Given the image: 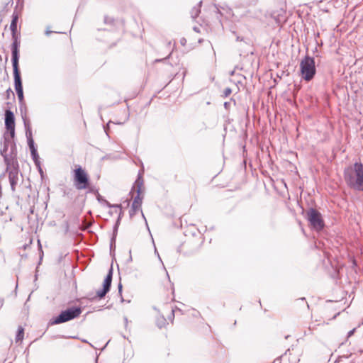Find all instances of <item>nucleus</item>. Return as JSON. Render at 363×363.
<instances>
[{
  "mask_svg": "<svg viewBox=\"0 0 363 363\" xmlns=\"http://www.w3.org/2000/svg\"><path fill=\"white\" fill-rule=\"evenodd\" d=\"M344 179L347 185L357 191H363V164L355 162L344 170Z\"/></svg>",
  "mask_w": 363,
  "mask_h": 363,
  "instance_id": "obj_1",
  "label": "nucleus"
},
{
  "mask_svg": "<svg viewBox=\"0 0 363 363\" xmlns=\"http://www.w3.org/2000/svg\"><path fill=\"white\" fill-rule=\"evenodd\" d=\"M12 139L13 138L9 135V133L5 132L4 133L2 147L0 150L1 155L4 157V162L9 168L15 163V161H16V145L12 142Z\"/></svg>",
  "mask_w": 363,
  "mask_h": 363,
  "instance_id": "obj_2",
  "label": "nucleus"
},
{
  "mask_svg": "<svg viewBox=\"0 0 363 363\" xmlns=\"http://www.w3.org/2000/svg\"><path fill=\"white\" fill-rule=\"evenodd\" d=\"M18 43L16 39L13 41L11 45L12 50V65L13 69L14 77V86L15 89H22V82L21 78L20 72L18 69Z\"/></svg>",
  "mask_w": 363,
  "mask_h": 363,
  "instance_id": "obj_3",
  "label": "nucleus"
},
{
  "mask_svg": "<svg viewBox=\"0 0 363 363\" xmlns=\"http://www.w3.org/2000/svg\"><path fill=\"white\" fill-rule=\"evenodd\" d=\"M143 179L140 176H138L135 182L134 186L130 192L133 197V191H136L137 195L134 197L132 206H131V214L135 213L140 209L142 200H143Z\"/></svg>",
  "mask_w": 363,
  "mask_h": 363,
  "instance_id": "obj_4",
  "label": "nucleus"
},
{
  "mask_svg": "<svg viewBox=\"0 0 363 363\" xmlns=\"http://www.w3.org/2000/svg\"><path fill=\"white\" fill-rule=\"evenodd\" d=\"M300 70L303 79L306 81L311 80L315 74L314 58L306 56L300 63Z\"/></svg>",
  "mask_w": 363,
  "mask_h": 363,
  "instance_id": "obj_5",
  "label": "nucleus"
},
{
  "mask_svg": "<svg viewBox=\"0 0 363 363\" xmlns=\"http://www.w3.org/2000/svg\"><path fill=\"white\" fill-rule=\"evenodd\" d=\"M73 182L77 190H83L89 187V175L81 166H77L76 169L74 170Z\"/></svg>",
  "mask_w": 363,
  "mask_h": 363,
  "instance_id": "obj_6",
  "label": "nucleus"
},
{
  "mask_svg": "<svg viewBox=\"0 0 363 363\" xmlns=\"http://www.w3.org/2000/svg\"><path fill=\"white\" fill-rule=\"evenodd\" d=\"M82 313V308L80 307H71L65 311H63L54 320L55 324L62 323L69 320H71L79 316Z\"/></svg>",
  "mask_w": 363,
  "mask_h": 363,
  "instance_id": "obj_7",
  "label": "nucleus"
},
{
  "mask_svg": "<svg viewBox=\"0 0 363 363\" xmlns=\"http://www.w3.org/2000/svg\"><path fill=\"white\" fill-rule=\"evenodd\" d=\"M307 218L311 226L316 230H320L324 227L321 214L314 208H310L307 212Z\"/></svg>",
  "mask_w": 363,
  "mask_h": 363,
  "instance_id": "obj_8",
  "label": "nucleus"
},
{
  "mask_svg": "<svg viewBox=\"0 0 363 363\" xmlns=\"http://www.w3.org/2000/svg\"><path fill=\"white\" fill-rule=\"evenodd\" d=\"M6 170L9 172V179L11 190L13 192H14L16 191V186L19 180V171L17 160L15 161V163L9 168L8 166H6Z\"/></svg>",
  "mask_w": 363,
  "mask_h": 363,
  "instance_id": "obj_9",
  "label": "nucleus"
},
{
  "mask_svg": "<svg viewBox=\"0 0 363 363\" xmlns=\"http://www.w3.org/2000/svg\"><path fill=\"white\" fill-rule=\"evenodd\" d=\"M5 127L6 132H8L9 135L13 138L15 136V117L13 113L10 110H6L5 112Z\"/></svg>",
  "mask_w": 363,
  "mask_h": 363,
  "instance_id": "obj_10",
  "label": "nucleus"
},
{
  "mask_svg": "<svg viewBox=\"0 0 363 363\" xmlns=\"http://www.w3.org/2000/svg\"><path fill=\"white\" fill-rule=\"evenodd\" d=\"M113 277V269L111 267L108 270V273L106 275L104 283H103V289L98 291L96 292V295L99 298H102L105 296L106 293L109 291Z\"/></svg>",
  "mask_w": 363,
  "mask_h": 363,
  "instance_id": "obj_11",
  "label": "nucleus"
},
{
  "mask_svg": "<svg viewBox=\"0 0 363 363\" xmlns=\"http://www.w3.org/2000/svg\"><path fill=\"white\" fill-rule=\"evenodd\" d=\"M23 120H24V125H25V128H26V135L27 138V140H30V139H33L30 126L28 121H27L26 119H23Z\"/></svg>",
  "mask_w": 363,
  "mask_h": 363,
  "instance_id": "obj_12",
  "label": "nucleus"
},
{
  "mask_svg": "<svg viewBox=\"0 0 363 363\" xmlns=\"http://www.w3.org/2000/svg\"><path fill=\"white\" fill-rule=\"evenodd\" d=\"M23 335H24V329L21 326H19L18 328L16 335V339H15L16 342H21L23 339Z\"/></svg>",
  "mask_w": 363,
  "mask_h": 363,
  "instance_id": "obj_13",
  "label": "nucleus"
},
{
  "mask_svg": "<svg viewBox=\"0 0 363 363\" xmlns=\"http://www.w3.org/2000/svg\"><path fill=\"white\" fill-rule=\"evenodd\" d=\"M17 20L18 16H13V19L10 25V29L13 33V35H14L16 30H17Z\"/></svg>",
  "mask_w": 363,
  "mask_h": 363,
  "instance_id": "obj_14",
  "label": "nucleus"
},
{
  "mask_svg": "<svg viewBox=\"0 0 363 363\" xmlns=\"http://www.w3.org/2000/svg\"><path fill=\"white\" fill-rule=\"evenodd\" d=\"M16 91L17 93V96H18L19 102L21 104H23V101H24L23 88L20 89H16Z\"/></svg>",
  "mask_w": 363,
  "mask_h": 363,
  "instance_id": "obj_15",
  "label": "nucleus"
},
{
  "mask_svg": "<svg viewBox=\"0 0 363 363\" xmlns=\"http://www.w3.org/2000/svg\"><path fill=\"white\" fill-rule=\"evenodd\" d=\"M200 13V9L199 7H194L191 11V15L193 18H196Z\"/></svg>",
  "mask_w": 363,
  "mask_h": 363,
  "instance_id": "obj_16",
  "label": "nucleus"
},
{
  "mask_svg": "<svg viewBox=\"0 0 363 363\" xmlns=\"http://www.w3.org/2000/svg\"><path fill=\"white\" fill-rule=\"evenodd\" d=\"M28 145L29 146L30 153H35V150H37L34 145L33 139H30V140H28Z\"/></svg>",
  "mask_w": 363,
  "mask_h": 363,
  "instance_id": "obj_17",
  "label": "nucleus"
},
{
  "mask_svg": "<svg viewBox=\"0 0 363 363\" xmlns=\"http://www.w3.org/2000/svg\"><path fill=\"white\" fill-rule=\"evenodd\" d=\"M232 93V89L229 87L228 88H225L223 91V97H228V96L230 95V94Z\"/></svg>",
  "mask_w": 363,
  "mask_h": 363,
  "instance_id": "obj_18",
  "label": "nucleus"
},
{
  "mask_svg": "<svg viewBox=\"0 0 363 363\" xmlns=\"http://www.w3.org/2000/svg\"><path fill=\"white\" fill-rule=\"evenodd\" d=\"M31 155L35 162L37 163L38 159V154L37 152V150H35V153H31Z\"/></svg>",
  "mask_w": 363,
  "mask_h": 363,
  "instance_id": "obj_19",
  "label": "nucleus"
},
{
  "mask_svg": "<svg viewBox=\"0 0 363 363\" xmlns=\"http://www.w3.org/2000/svg\"><path fill=\"white\" fill-rule=\"evenodd\" d=\"M104 202L106 203L107 206H108L109 207H117V208H119L121 206L120 205H111L107 201H104Z\"/></svg>",
  "mask_w": 363,
  "mask_h": 363,
  "instance_id": "obj_20",
  "label": "nucleus"
},
{
  "mask_svg": "<svg viewBox=\"0 0 363 363\" xmlns=\"http://www.w3.org/2000/svg\"><path fill=\"white\" fill-rule=\"evenodd\" d=\"M354 331H355V328H354V329L351 330L350 331H349L348 333H347V337H351L354 334Z\"/></svg>",
  "mask_w": 363,
  "mask_h": 363,
  "instance_id": "obj_21",
  "label": "nucleus"
},
{
  "mask_svg": "<svg viewBox=\"0 0 363 363\" xmlns=\"http://www.w3.org/2000/svg\"><path fill=\"white\" fill-rule=\"evenodd\" d=\"M121 290H122V284L120 283V284H118V291H119V292H121Z\"/></svg>",
  "mask_w": 363,
  "mask_h": 363,
  "instance_id": "obj_22",
  "label": "nucleus"
},
{
  "mask_svg": "<svg viewBox=\"0 0 363 363\" xmlns=\"http://www.w3.org/2000/svg\"><path fill=\"white\" fill-rule=\"evenodd\" d=\"M10 92H12V91H11V89L9 88V89L7 90V93H8V94H10Z\"/></svg>",
  "mask_w": 363,
  "mask_h": 363,
  "instance_id": "obj_23",
  "label": "nucleus"
},
{
  "mask_svg": "<svg viewBox=\"0 0 363 363\" xmlns=\"http://www.w3.org/2000/svg\"><path fill=\"white\" fill-rule=\"evenodd\" d=\"M228 102H225V103L224 104L225 107H227V106H228Z\"/></svg>",
  "mask_w": 363,
  "mask_h": 363,
  "instance_id": "obj_24",
  "label": "nucleus"
},
{
  "mask_svg": "<svg viewBox=\"0 0 363 363\" xmlns=\"http://www.w3.org/2000/svg\"><path fill=\"white\" fill-rule=\"evenodd\" d=\"M234 72H235L234 71H232V72H230V75H231V76H233V75L234 74Z\"/></svg>",
  "mask_w": 363,
  "mask_h": 363,
  "instance_id": "obj_25",
  "label": "nucleus"
}]
</instances>
